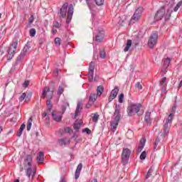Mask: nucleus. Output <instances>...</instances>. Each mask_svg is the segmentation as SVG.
<instances>
[{
    "label": "nucleus",
    "instance_id": "f257e3e1",
    "mask_svg": "<svg viewBox=\"0 0 182 182\" xmlns=\"http://www.w3.org/2000/svg\"><path fill=\"white\" fill-rule=\"evenodd\" d=\"M173 13L172 9L166 10L164 6L161 7L156 12L154 19L155 21H160L165 18V21H168L171 18V14Z\"/></svg>",
    "mask_w": 182,
    "mask_h": 182
},
{
    "label": "nucleus",
    "instance_id": "f03ea898",
    "mask_svg": "<svg viewBox=\"0 0 182 182\" xmlns=\"http://www.w3.org/2000/svg\"><path fill=\"white\" fill-rule=\"evenodd\" d=\"M141 107V105L140 104H131L128 106L127 112L128 116H134L136 113L138 116H141L144 112L143 110H140Z\"/></svg>",
    "mask_w": 182,
    "mask_h": 182
},
{
    "label": "nucleus",
    "instance_id": "7ed1b4c3",
    "mask_svg": "<svg viewBox=\"0 0 182 182\" xmlns=\"http://www.w3.org/2000/svg\"><path fill=\"white\" fill-rule=\"evenodd\" d=\"M114 114H117L115 119L111 122V129L112 132H116L117 126H119V122H120V105H116Z\"/></svg>",
    "mask_w": 182,
    "mask_h": 182
},
{
    "label": "nucleus",
    "instance_id": "20e7f679",
    "mask_svg": "<svg viewBox=\"0 0 182 182\" xmlns=\"http://www.w3.org/2000/svg\"><path fill=\"white\" fill-rule=\"evenodd\" d=\"M143 14V8L138 7L134 15L132 16L131 20L129 21V25L132 23H136V22H139L140 21V18H141V14Z\"/></svg>",
    "mask_w": 182,
    "mask_h": 182
},
{
    "label": "nucleus",
    "instance_id": "39448f33",
    "mask_svg": "<svg viewBox=\"0 0 182 182\" xmlns=\"http://www.w3.org/2000/svg\"><path fill=\"white\" fill-rule=\"evenodd\" d=\"M157 41H159V33L157 31H154L148 41V46L151 49H153L155 46L157 45Z\"/></svg>",
    "mask_w": 182,
    "mask_h": 182
},
{
    "label": "nucleus",
    "instance_id": "423d86ee",
    "mask_svg": "<svg viewBox=\"0 0 182 182\" xmlns=\"http://www.w3.org/2000/svg\"><path fill=\"white\" fill-rule=\"evenodd\" d=\"M42 97L43 99L46 97L47 100H52L53 98V90H50V88L45 87L43 89Z\"/></svg>",
    "mask_w": 182,
    "mask_h": 182
},
{
    "label": "nucleus",
    "instance_id": "0eeeda50",
    "mask_svg": "<svg viewBox=\"0 0 182 182\" xmlns=\"http://www.w3.org/2000/svg\"><path fill=\"white\" fill-rule=\"evenodd\" d=\"M16 48H18V41H14L9 49L8 59L11 60L14 58L16 51Z\"/></svg>",
    "mask_w": 182,
    "mask_h": 182
},
{
    "label": "nucleus",
    "instance_id": "6e6552de",
    "mask_svg": "<svg viewBox=\"0 0 182 182\" xmlns=\"http://www.w3.org/2000/svg\"><path fill=\"white\" fill-rule=\"evenodd\" d=\"M131 151L129 149H125L122 151V159L123 164H126L127 163V161L129 160V157H130Z\"/></svg>",
    "mask_w": 182,
    "mask_h": 182
},
{
    "label": "nucleus",
    "instance_id": "1a4fd4ad",
    "mask_svg": "<svg viewBox=\"0 0 182 182\" xmlns=\"http://www.w3.org/2000/svg\"><path fill=\"white\" fill-rule=\"evenodd\" d=\"M119 93V87H115L114 89H113L111 91V94L109 97L108 101L110 102H112L114 99H116L117 97V95Z\"/></svg>",
    "mask_w": 182,
    "mask_h": 182
},
{
    "label": "nucleus",
    "instance_id": "9d476101",
    "mask_svg": "<svg viewBox=\"0 0 182 182\" xmlns=\"http://www.w3.org/2000/svg\"><path fill=\"white\" fill-rule=\"evenodd\" d=\"M68 6L69 4L68 3H65L61 9H60V14L62 18H66V12H68Z\"/></svg>",
    "mask_w": 182,
    "mask_h": 182
},
{
    "label": "nucleus",
    "instance_id": "9b49d317",
    "mask_svg": "<svg viewBox=\"0 0 182 182\" xmlns=\"http://www.w3.org/2000/svg\"><path fill=\"white\" fill-rule=\"evenodd\" d=\"M24 168H28L32 167V156L28 155L26 159L24 160Z\"/></svg>",
    "mask_w": 182,
    "mask_h": 182
},
{
    "label": "nucleus",
    "instance_id": "f8f14e48",
    "mask_svg": "<svg viewBox=\"0 0 182 182\" xmlns=\"http://www.w3.org/2000/svg\"><path fill=\"white\" fill-rule=\"evenodd\" d=\"M52 117L55 122H60V120H62V114H60V112L54 111L52 112Z\"/></svg>",
    "mask_w": 182,
    "mask_h": 182
},
{
    "label": "nucleus",
    "instance_id": "ddd939ff",
    "mask_svg": "<svg viewBox=\"0 0 182 182\" xmlns=\"http://www.w3.org/2000/svg\"><path fill=\"white\" fill-rule=\"evenodd\" d=\"M73 16V7L70 6L68 8L67 20H66L67 23H69L70 21H72Z\"/></svg>",
    "mask_w": 182,
    "mask_h": 182
},
{
    "label": "nucleus",
    "instance_id": "4468645a",
    "mask_svg": "<svg viewBox=\"0 0 182 182\" xmlns=\"http://www.w3.org/2000/svg\"><path fill=\"white\" fill-rule=\"evenodd\" d=\"M105 38V33L103 31H100L98 32L95 37L96 42H102L103 39Z\"/></svg>",
    "mask_w": 182,
    "mask_h": 182
},
{
    "label": "nucleus",
    "instance_id": "2eb2a0df",
    "mask_svg": "<svg viewBox=\"0 0 182 182\" xmlns=\"http://www.w3.org/2000/svg\"><path fill=\"white\" fill-rule=\"evenodd\" d=\"M70 144V139L67 137L60 139L58 140V144L60 146H63V145Z\"/></svg>",
    "mask_w": 182,
    "mask_h": 182
},
{
    "label": "nucleus",
    "instance_id": "dca6fc26",
    "mask_svg": "<svg viewBox=\"0 0 182 182\" xmlns=\"http://www.w3.org/2000/svg\"><path fill=\"white\" fill-rule=\"evenodd\" d=\"M83 167V165L82 164H80L75 171V180H77V178H79L80 176V171H82V168Z\"/></svg>",
    "mask_w": 182,
    "mask_h": 182
},
{
    "label": "nucleus",
    "instance_id": "f3484780",
    "mask_svg": "<svg viewBox=\"0 0 182 182\" xmlns=\"http://www.w3.org/2000/svg\"><path fill=\"white\" fill-rule=\"evenodd\" d=\"M167 77H164L160 81L159 85L162 86V92H166V89H167Z\"/></svg>",
    "mask_w": 182,
    "mask_h": 182
},
{
    "label": "nucleus",
    "instance_id": "a211bd4d",
    "mask_svg": "<svg viewBox=\"0 0 182 182\" xmlns=\"http://www.w3.org/2000/svg\"><path fill=\"white\" fill-rule=\"evenodd\" d=\"M28 97H31V95H29V92H23L21 97L18 98L19 102H23V100H26V99H28Z\"/></svg>",
    "mask_w": 182,
    "mask_h": 182
},
{
    "label": "nucleus",
    "instance_id": "6ab92c4d",
    "mask_svg": "<svg viewBox=\"0 0 182 182\" xmlns=\"http://www.w3.org/2000/svg\"><path fill=\"white\" fill-rule=\"evenodd\" d=\"M45 155L43 154V152L40 151L38 154V156H37V161L40 164H42L43 163V160H45Z\"/></svg>",
    "mask_w": 182,
    "mask_h": 182
},
{
    "label": "nucleus",
    "instance_id": "aec40b11",
    "mask_svg": "<svg viewBox=\"0 0 182 182\" xmlns=\"http://www.w3.org/2000/svg\"><path fill=\"white\" fill-rule=\"evenodd\" d=\"M151 112H146L145 117H144V121L146 122V123H147V124H151Z\"/></svg>",
    "mask_w": 182,
    "mask_h": 182
},
{
    "label": "nucleus",
    "instance_id": "412c9836",
    "mask_svg": "<svg viewBox=\"0 0 182 182\" xmlns=\"http://www.w3.org/2000/svg\"><path fill=\"white\" fill-rule=\"evenodd\" d=\"M164 127H165V129H164V133H162V134L161 135L162 140H164L166 135L168 134V132H169L168 124H165Z\"/></svg>",
    "mask_w": 182,
    "mask_h": 182
},
{
    "label": "nucleus",
    "instance_id": "4be33fe9",
    "mask_svg": "<svg viewBox=\"0 0 182 182\" xmlns=\"http://www.w3.org/2000/svg\"><path fill=\"white\" fill-rule=\"evenodd\" d=\"M81 107H82L81 102H78L77 105L76 109H75V119H76V117H77V116H79V113H80Z\"/></svg>",
    "mask_w": 182,
    "mask_h": 182
},
{
    "label": "nucleus",
    "instance_id": "5701e85b",
    "mask_svg": "<svg viewBox=\"0 0 182 182\" xmlns=\"http://www.w3.org/2000/svg\"><path fill=\"white\" fill-rule=\"evenodd\" d=\"M95 100H97V95H96L95 93H92L90 96V102L92 104H94Z\"/></svg>",
    "mask_w": 182,
    "mask_h": 182
},
{
    "label": "nucleus",
    "instance_id": "b1692460",
    "mask_svg": "<svg viewBox=\"0 0 182 182\" xmlns=\"http://www.w3.org/2000/svg\"><path fill=\"white\" fill-rule=\"evenodd\" d=\"M130 46H132V40H128L126 44V46L124 49V52H128L130 49Z\"/></svg>",
    "mask_w": 182,
    "mask_h": 182
},
{
    "label": "nucleus",
    "instance_id": "393cba45",
    "mask_svg": "<svg viewBox=\"0 0 182 182\" xmlns=\"http://www.w3.org/2000/svg\"><path fill=\"white\" fill-rule=\"evenodd\" d=\"M103 87L102 85H100L97 87V96H102V93H103Z\"/></svg>",
    "mask_w": 182,
    "mask_h": 182
},
{
    "label": "nucleus",
    "instance_id": "a878e982",
    "mask_svg": "<svg viewBox=\"0 0 182 182\" xmlns=\"http://www.w3.org/2000/svg\"><path fill=\"white\" fill-rule=\"evenodd\" d=\"M95 72V63L91 62L89 67V73L92 74Z\"/></svg>",
    "mask_w": 182,
    "mask_h": 182
},
{
    "label": "nucleus",
    "instance_id": "bb28decb",
    "mask_svg": "<svg viewBox=\"0 0 182 182\" xmlns=\"http://www.w3.org/2000/svg\"><path fill=\"white\" fill-rule=\"evenodd\" d=\"M82 126V122H75L74 124V129L75 132H79V129H80Z\"/></svg>",
    "mask_w": 182,
    "mask_h": 182
},
{
    "label": "nucleus",
    "instance_id": "cd10ccee",
    "mask_svg": "<svg viewBox=\"0 0 182 182\" xmlns=\"http://www.w3.org/2000/svg\"><path fill=\"white\" fill-rule=\"evenodd\" d=\"M65 92V87L62 86L58 87L57 95L58 96L60 97V95Z\"/></svg>",
    "mask_w": 182,
    "mask_h": 182
},
{
    "label": "nucleus",
    "instance_id": "c85d7f7f",
    "mask_svg": "<svg viewBox=\"0 0 182 182\" xmlns=\"http://www.w3.org/2000/svg\"><path fill=\"white\" fill-rule=\"evenodd\" d=\"M173 117H174V114H169L168 116V119L166 120V124H168V123H171V122H173Z\"/></svg>",
    "mask_w": 182,
    "mask_h": 182
},
{
    "label": "nucleus",
    "instance_id": "c756f323",
    "mask_svg": "<svg viewBox=\"0 0 182 182\" xmlns=\"http://www.w3.org/2000/svg\"><path fill=\"white\" fill-rule=\"evenodd\" d=\"M170 62H171V60L168 58H167L164 61V65L165 68H168L170 66Z\"/></svg>",
    "mask_w": 182,
    "mask_h": 182
},
{
    "label": "nucleus",
    "instance_id": "7c9ffc66",
    "mask_svg": "<svg viewBox=\"0 0 182 182\" xmlns=\"http://www.w3.org/2000/svg\"><path fill=\"white\" fill-rule=\"evenodd\" d=\"M31 127H32V118H29L27 124V131L29 132Z\"/></svg>",
    "mask_w": 182,
    "mask_h": 182
},
{
    "label": "nucleus",
    "instance_id": "2f4dec72",
    "mask_svg": "<svg viewBox=\"0 0 182 182\" xmlns=\"http://www.w3.org/2000/svg\"><path fill=\"white\" fill-rule=\"evenodd\" d=\"M26 174L28 177V178H31V174H32V168L31 167L26 168Z\"/></svg>",
    "mask_w": 182,
    "mask_h": 182
},
{
    "label": "nucleus",
    "instance_id": "473e14b6",
    "mask_svg": "<svg viewBox=\"0 0 182 182\" xmlns=\"http://www.w3.org/2000/svg\"><path fill=\"white\" fill-rule=\"evenodd\" d=\"M50 100H47V102H46V105L48 107V110H50V111L52 110V107H53Z\"/></svg>",
    "mask_w": 182,
    "mask_h": 182
},
{
    "label": "nucleus",
    "instance_id": "72a5a7b5",
    "mask_svg": "<svg viewBox=\"0 0 182 182\" xmlns=\"http://www.w3.org/2000/svg\"><path fill=\"white\" fill-rule=\"evenodd\" d=\"M100 56L102 58V59L106 58V52L105 50H102L100 51Z\"/></svg>",
    "mask_w": 182,
    "mask_h": 182
},
{
    "label": "nucleus",
    "instance_id": "f704fd0d",
    "mask_svg": "<svg viewBox=\"0 0 182 182\" xmlns=\"http://www.w3.org/2000/svg\"><path fill=\"white\" fill-rule=\"evenodd\" d=\"M146 157H147V153L144 151L140 155V160H145Z\"/></svg>",
    "mask_w": 182,
    "mask_h": 182
},
{
    "label": "nucleus",
    "instance_id": "c9c22d12",
    "mask_svg": "<svg viewBox=\"0 0 182 182\" xmlns=\"http://www.w3.org/2000/svg\"><path fill=\"white\" fill-rule=\"evenodd\" d=\"M29 33L30 36L33 37L35 36V35H36V30L35 28H31Z\"/></svg>",
    "mask_w": 182,
    "mask_h": 182
},
{
    "label": "nucleus",
    "instance_id": "e433bc0d",
    "mask_svg": "<svg viewBox=\"0 0 182 182\" xmlns=\"http://www.w3.org/2000/svg\"><path fill=\"white\" fill-rule=\"evenodd\" d=\"M95 2L96 5H98V6H100L105 4V0H95Z\"/></svg>",
    "mask_w": 182,
    "mask_h": 182
},
{
    "label": "nucleus",
    "instance_id": "4c0bfd02",
    "mask_svg": "<svg viewBox=\"0 0 182 182\" xmlns=\"http://www.w3.org/2000/svg\"><path fill=\"white\" fill-rule=\"evenodd\" d=\"M53 28H56L57 29H59V28H60V26H62V25L60 23H59V22L55 21V22H53Z\"/></svg>",
    "mask_w": 182,
    "mask_h": 182
},
{
    "label": "nucleus",
    "instance_id": "58836bf2",
    "mask_svg": "<svg viewBox=\"0 0 182 182\" xmlns=\"http://www.w3.org/2000/svg\"><path fill=\"white\" fill-rule=\"evenodd\" d=\"M98 120H99V114H94V116L92 117V122L97 123Z\"/></svg>",
    "mask_w": 182,
    "mask_h": 182
},
{
    "label": "nucleus",
    "instance_id": "ea45409f",
    "mask_svg": "<svg viewBox=\"0 0 182 182\" xmlns=\"http://www.w3.org/2000/svg\"><path fill=\"white\" fill-rule=\"evenodd\" d=\"M180 6H181V2L179 1L173 9L174 12H177L180 9Z\"/></svg>",
    "mask_w": 182,
    "mask_h": 182
},
{
    "label": "nucleus",
    "instance_id": "a19ab883",
    "mask_svg": "<svg viewBox=\"0 0 182 182\" xmlns=\"http://www.w3.org/2000/svg\"><path fill=\"white\" fill-rule=\"evenodd\" d=\"M159 143H160V138L157 137L154 143V150H156L157 146H159Z\"/></svg>",
    "mask_w": 182,
    "mask_h": 182
},
{
    "label": "nucleus",
    "instance_id": "79ce46f5",
    "mask_svg": "<svg viewBox=\"0 0 182 182\" xmlns=\"http://www.w3.org/2000/svg\"><path fill=\"white\" fill-rule=\"evenodd\" d=\"M146 145V138H142L139 141V146H145Z\"/></svg>",
    "mask_w": 182,
    "mask_h": 182
},
{
    "label": "nucleus",
    "instance_id": "37998d69",
    "mask_svg": "<svg viewBox=\"0 0 182 182\" xmlns=\"http://www.w3.org/2000/svg\"><path fill=\"white\" fill-rule=\"evenodd\" d=\"M124 100V95L120 94L119 96V103H123V100Z\"/></svg>",
    "mask_w": 182,
    "mask_h": 182
},
{
    "label": "nucleus",
    "instance_id": "c03bdc74",
    "mask_svg": "<svg viewBox=\"0 0 182 182\" xmlns=\"http://www.w3.org/2000/svg\"><path fill=\"white\" fill-rule=\"evenodd\" d=\"M54 42L55 43V45H58L60 46V38L57 37L55 38Z\"/></svg>",
    "mask_w": 182,
    "mask_h": 182
},
{
    "label": "nucleus",
    "instance_id": "a18cd8bd",
    "mask_svg": "<svg viewBox=\"0 0 182 182\" xmlns=\"http://www.w3.org/2000/svg\"><path fill=\"white\" fill-rule=\"evenodd\" d=\"M65 133H70V134L73 133V130L72 129H70V127H68L65 128Z\"/></svg>",
    "mask_w": 182,
    "mask_h": 182
},
{
    "label": "nucleus",
    "instance_id": "49530a36",
    "mask_svg": "<svg viewBox=\"0 0 182 182\" xmlns=\"http://www.w3.org/2000/svg\"><path fill=\"white\" fill-rule=\"evenodd\" d=\"M136 86L139 90H141V89H143V85H141L140 82H136Z\"/></svg>",
    "mask_w": 182,
    "mask_h": 182
},
{
    "label": "nucleus",
    "instance_id": "de8ad7c7",
    "mask_svg": "<svg viewBox=\"0 0 182 182\" xmlns=\"http://www.w3.org/2000/svg\"><path fill=\"white\" fill-rule=\"evenodd\" d=\"M88 80L89 82H93V73H88Z\"/></svg>",
    "mask_w": 182,
    "mask_h": 182
},
{
    "label": "nucleus",
    "instance_id": "09e8293b",
    "mask_svg": "<svg viewBox=\"0 0 182 182\" xmlns=\"http://www.w3.org/2000/svg\"><path fill=\"white\" fill-rule=\"evenodd\" d=\"M83 132H85V133H87V134H90V133H92V131L90 129H89V128H85L82 130Z\"/></svg>",
    "mask_w": 182,
    "mask_h": 182
},
{
    "label": "nucleus",
    "instance_id": "8fccbe9b",
    "mask_svg": "<svg viewBox=\"0 0 182 182\" xmlns=\"http://www.w3.org/2000/svg\"><path fill=\"white\" fill-rule=\"evenodd\" d=\"M144 149V145H139L137 149L138 153H141V150Z\"/></svg>",
    "mask_w": 182,
    "mask_h": 182
},
{
    "label": "nucleus",
    "instance_id": "3c124183",
    "mask_svg": "<svg viewBox=\"0 0 182 182\" xmlns=\"http://www.w3.org/2000/svg\"><path fill=\"white\" fill-rule=\"evenodd\" d=\"M27 86H29V80H26V81L23 83V87H26Z\"/></svg>",
    "mask_w": 182,
    "mask_h": 182
},
{
    "label": "nucleus",
    "instance_id": "603ef678",
    "mask_svg": "<svg viewBox=\"0 0 182 182\" xmlns=\"http://www.w3.org/2000/svg\"><path fill=\"white\" fill-rule=\"evenodd\" d=\"M53 76H55V77H58V76H59V70H55L53 72Z\"/></svg>",
    "mask_w": 182,
    "mask_h": 182
},
{
    "label": "nucleus",
    "instance_id": "864d4df0",
    "mask_svg": "<svg viewBox=\"0 0 182 182\" xmlns=\"http://www.w3.org/2000/svg\"><path fill=\"white\" fill-rule=\"evenodd\" d=\"M34 21L33 15H31L30 18H28L29 23H32Z\"/></svg>",
    "mask_w": 182,
    "mask_h": 182
},
{
    "label": "nucleus",
    "instance_id": "5fc2aeb1",
    "mask_svg": "<svg viewBox=\"0 0 182 182\" xmlns=\"http://www.w3.org/2000/svg\"><path fill=\"white\" fill-rule=\"evenodd\" d=\"M176 108H177V107H176V106H173V107H172V109H171V114H174L176 113Z\"/></svg>",
    "mask_w": 182,
    "mask_h": 182
},
{
    "label": "nucleus",
    "instance_id": "6e6d98bb",
    "mask_svg": "<svg viewBox=\"0 0 182 182\" xmlns=\"http://www.w3.org/2000/svg\"><path fill=\"white\" fill-rule=\"evenodd\" d=\"M23 131L21 130V129H18V131L17 132V136L18 137H21V136H22V133H23Z\"/></svg>",
    "mask_w": 182,
    "mask_h": 182
},
{
    "label": "nucleus",
    "instance_id": "4d7b16f0",
    "mask_svg": "<svg viewBox=\"0 0 182 182\" xmlns=\"http://www.w3.org/2000/svg\"><path fill=\"white\" fill-rule=\"evenodd\" d=\"M150 176H151V169H149L146 176V178H148L149 177H150Z\"/></svg>",
    "mask_w": 182,
    "mask_h": 182
},
{
    "label": "nucleus",
    "instance_id": "13d9d810",
    "mask_svg": "<svg viewBox=\"0 0 182 182\" xmlns=\"http://www.w3.org/2000/svg\"><path fill=\"white\" fill-rule=\"evenodd\" d=\"M25 124H22L19 129L23 132V130L25 129Z\"/></svg>",
    "mask_w": 182,
    "mask_h": 182
},
{
    "label": "nucleus",
    "instance_id": "bf43d9fd",
    "mask_svg": "<svg viewBox=\"0 0 182 182\" xmlns=\"http://www.w3.org/2000/svg\"><path fill=\"white\" fill-rule=\"evenodd\" d=\"M92 105H93V104H92V102H89L87 105H86V109H90V107H92Z\"/></svg>",
    "mask_w": 182,
    "mask_h": 182
},
{
    "label": "nucleus",
    "instance_id": "052dcab7",
    "mask_svg": "<svg viewBox=\"0 0 182 182\" xmlns=\"http://www.w3.org/2000/svg\"><path fill=\"white\" fill-rule=\"evenodd\" d=\"M31 176H32V178H33L34 176H36V171H33V172H31Z\"/></svg>",
    "mask_w": 182,
    "mask_h": 182
},
{
    "label": "nucleus",
    "instance_id": "680f3d73",
    "mask_svg": "<svg viewBox=\"0 0 182 182\" xmlns=\"http://www.w3.org/2000/svg\"><path fill=\"white\" fill-rule=\"evenodd\" d=\"M62 111H63V113H65V112L66 111V107L63 106Z\"/></svg>",
    "mask_w": 182,
    "mask_h": 182
},
{
    "label": "nucleus",
    "instance_id": "e2e57ef3",
    "mask_svg": "<svg viewBox=\"0 0 182 182\" xmlns=\"http://www.w3.org/2000/svg\"><path fill=\"white\" fill-rule=\"evenodd\" d=\"M56 33H58V30H53V35H56Z\"/></svg>",
    "mask_w": 182,
    "mask_h": 182
},
{
    "label": "nucleus",
    "instance_id": "0e129e2a",
    "mask_svg": "<svg viewBox=\"0 0 182 182\" xmlns=\"http://www.w3.org/2000/svg\"><path fill=\"white\" fill-rule=\"evenodd\" d=\"M60 182H66V180L65 179V178H61Z\"/></svg>",
    "mask_w": 182,
    "mask_h": 182
},
{
    "label": "nucleus",
    "instance_id": "69168bd1",
    "mask_svg": "<svg viewBox=\"0 0 182 182\" xmlns=\"http://www.w3.org/2000/svg\"><path fill=\"white\" fill-rule=\"evenodd\" d=\"M91 182H97V179L95 178L92 181H91Z\"/></svg>",
    "mask_w": 182,
    "mask_h": 182
},
{
    "label": "nucleus",
    "instance_id": "338daca9",
    "mask_svg": "<svg viewBox=\"0 0 182 182\" xmlns=\"http://www.w3.org/2000/svg\"><path fill=\"white\" fill-rule=\"evenodd\" d=\"M43 117H46L47 114H46V113H44V114H43Z\"/></svg>",
    "mask_w": 182,
    "mask_h": 182
},
{
    "label": "nucleus",
    "instance_id": "774afa93",
    "mask_svg": "<svg viewBox=\"0 0 182 182\" xmlns=\"http://www.w3.org/2000/svg\"><path fill=\"white\" fill-rule=\"evenodd\" d=\"M14 182H19V179H16Z\"/></svg>",
    "mask_w": 182,
    "mask_h": 182
}]
</instances>
